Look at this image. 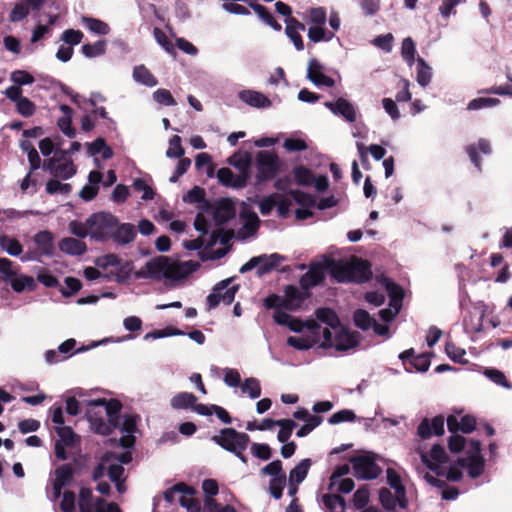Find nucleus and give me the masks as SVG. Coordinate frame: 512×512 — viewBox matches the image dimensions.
Masks as SVG:
<instances>
[{
	"mask_svg": "<svg viewBox=\"0 0 512 512\" xmlns=\"http://www.w3.org/2000/svg\"><path fill=\"white\" fill-rule=\"evenodd\" d=\"M190 265L194 264L192 262L174 263L167 256H157L146 262L150 278L154 280H161L163 278L180 279L189 273L184 268Z\"/></svg>",
	"mask_w": 512,
	"mask_h": 512,
	"instance_id": "obj_1",
	"label": "nucleus"
},
{
	"mask_svg": "<svg viewBox=\"0 0 512 512\" xmlns=\"http://www.w3.org/2000/svg\"><path fill=\"white\" fill-rule=\"evenodd\" d=\"M212 440L223 449L235 454L243 463L247 462L244 451L250 441L248 434L238 432L234 428H223L218 435H214Z\"/></svg>",
	"mask_w": 512,
	"mask_h": 512,
	"instance_id": "obj_2",
	"label": "nucleus"
},
{
	"mask_svg": "<svg viewBox=\"0 0 512 512\" xmlns=\"http://www.w3.org/2000/svg\"><path fill=\"white\" fill-rule=\"evenodd\" d=\"M118 218L109 212H97L87 219L89 235L99 241L111 239Z\"/></svg>",
	"mask_w": 512,
	"mask_h": 512,
	"instance_id": "obj_3",
	"label": "nucleus"
},
{
	"mask_svg": "<svg viewBox=\"0 0 512 512\" xmlns=\"http://www.w3.org/2000/svg\"><path fill=\"white\" fill-rule=\"evenodd\" d=\"M256 184L274 179L281 170V163L275 151L261 150L256 154Z\"/></svg>",
	"mask_w": 512,
	"mask_h": 512,
	"instance_id": "obj_4",
	"label": "nucleus"
},
{
	"mask_svg": "<svg viewBox=\"0 0 512 512\" xmlns=\"http://www.w3.org/2000/svg\"><path fill=\"white\" fill-rule=\"evenodd\" d=\"M378 456L374 453H364L350 457L354 476L361 480H373L382 474V467L377 464Z\"/></svg>",
	"mask_w": 512,
	"mask_h": 512,
	"instance_id": "obj_5",
	"label": "nucleus"
},
{
	"mask_svg": "<svg viewBox=\"0 0 512 512\" xmlns=\"http://www.w3.org/2000/svg\"><path fill=\"white\" fill-rule=\"evenodd\" d=\"M79 512H122L115 502H107L102 497H93L92 490L82 487L78 495Z\"/></svg>",
	"mask_w": 512,
	"mask_h": 512,
	"instance_id": "obj_6",
	"label": "nucleus"
},
{
	"mask_svg": "<svg viewBox=\"0 0 512 512\" xmlns=\"http://www.w3.org/2000/svg\"><path fill=\"white\" fill-rule=\"evenodd\" d=\"M232 281V278H228L214 286L212 293L206 299L207 310L215 309L220 303L230 305L234 301L239 285L234 284L231 286Z\"/></svg>",
	"mask_w": 512,
	"mask_h": 512,
	"instance_id": "obj_7",
	"label": "nucleus"
},
{
	"mask_svg": "<svg viewBox=\"0 0 512 512\" xmlns=\"http://www.w3.org/2000/svg\"><path fill=\"white\" fill-rule=\"evenodd\" d=\"M55 431L59 437L54 444V453L58 460L65 461L68 459L66 448H72L79 442V436L70 426H58Z\"/></svg>",
	"mask_w": 512,
	"mask_h": 512,
	"instance_id": "obj_8",
	"label": "nucleus"
},
{
	"mask_svg": "<svg viewBox=\"0 0 512 512\" xmlns=\"http://www.w3.org/2000/svg\"><path fill=\"white\" fill-rule=\"evenodd\" d=\"M399 359L407 372H426L430 367L428 354L415 355L414 348L407 349L399 354Z\"/></svg>",
	"mask_w": 512,
	"mask_h": 512,
	"instance_id": "obj_9",
	"label": "nucleus"
},
{
	"mask_svg": "<svg viewBox=\"0 0 512 512\" xmlns=\"http://www.w3.org/2000/svg\"><path fill=\"white\" fill-rule=\"evenodd\" d=\"M360 340L361 335L359 332L350 331L348 328L341 326L336 330L332 348L340 352H346L357 347Z\"/></svg>",
	"mask_w": 512,
	"mask_h": 512,
	"instance_id": "obj_10",
	"label": "nucleus"
},
{
	"mask_svg": "<svg viewBox=\"0 0 512 512\" xmlns=\"http://www.w3.org/2000/svg\"><path fill=\"white\" fill-rule=\"evenodd\" d=\"M444 421L442 415H437L432 419L424 418L417 427V435L423 440L432 436H442L445 432Z\"/></svg>",
	"mask_w": 512,
	"mask_h": 512,
	"instance_id": "obj_11",
	"label": "nucleus"
},
{
	"mask_svg": "<svg viewBox=\"0 0 512 512\" xmlns=\"http://www.w3.org/2000/svg\"><path fill=\"white\" fill-rule=\"evenodd\" d=\"M311 293L309 291H301L295 285H287L284 289V298L281 301V305L284 309L295 311L299 309L303 302L309 298Z\"/></svg>",
	"mask_w": 512,
	"mask_h": 512,
	"instance_id": "obj_12",
	"label": "nucleus"
},
{
	"mask_svg": "<svg viewBox=\"0 0 512 512\" xmlns=\"http://www.w3.org/2000/svg\"><path fill=\"white\" fill-rule=\"evenodd\" d=\"M325 279V266L318 262H312L308 271L300 277L299 283L302 290L309 291L323 283Z\"/></svg>",
	"mask_w": 512,
	"mask_h": 512,
	"instance_id": "obj_13",
	"label": "nucleus"
},
{
	"mask_svg": "<svg viewBox=\"0 0 512 512\" xmlns=\"http://www.w3.org/2000/svg\"><path fill=\"white\" fill-rule=\"evenodd\" d=\"M213 219L217 225H222L236 216L235 203L230 198H221L212 208Z\"/></svg>",
	"mask_w": 512,
	"mask_h": 512,
	"instance_id": "obj_14",
	"label": "nucleus"
},
{
	"mask_svg": "<svg viewBox=\"0 0 512 512\" xmlns=\"http://www.w3.org/2000/svg\"><path fill=\"white\" fill-rule=\"evenodd\" d=\"M372 278L371 264L367 260L354 258L350 263L349 282L362 284Z\"/></svg>",
	"mask_w": 512,
	"mask_h": 512,
	"instance_id": "obj_15",
	"label": "nucleus"
},
{
	"mask_svg": "<svg viewBox=\"0 0 512 512\" xmlns=\"http://www.w3.org/2000/svg\"><path fill=\"white\" fill-rule=\"evenodd\" d=\"M44 168L49 170L54 177H60L64 180L71 178L76 173V168L71 160L60 163L58 154L54 155L44 164Z\"/></svg>",
	"mask_w": 512,
	"mask_h": 512,
	"instance_id": "obj_16",
	"label": "nucleus"
},
{
	"mask_svg": "<svg viewBox=\"0 0 512 512\" xmlns=\"http://www.w3.org/2000/svg\"><path fill=\"white\" fill-rule=\"evenodd\" d=\"M217 178L219 183L225 187L240 189L246 187L249 175H235L230 168L223 167L217 171Z\"/></svg>",
	"mask_w": 512,
	"mask_h": 512,
	"instance_id": "obj_17",
	"label": "nucleus"
},
{
	"mask_svg": "<svg viewBox=\"0 0 512 512\" xmlns=\"http://www.w3.org/2000/svg\"><path fill=\"white\" fill-rule=\"evenodd\" d=\"M74 474L75 471L71 464H62L55 469V479L53 481L55 497H59L62 489L72 482Z\"/></svg>",
	"mask_w": 512,
	"mask_h": 512,
	"instance_id": "obj_18",
	"label": "nucleus"
},
{
	"mask_svg": "<svg viewBox=\"0 0 512 512\" xmlns=\"http://www.w3.org/2000/svg\"><path fill=\"white\" fill-rule=\"evenodd\" d=\"M325 106L334 114L342 116L346 121L353 123L356 121V110L352 103L340 97L336 102H326Z\"/></svg>",
	"mask_w": 512,
	"mask_h": 512,
	"instance_id": "obj_19",
	"label": "nucleus"
},
{
	"mask_svg": "<svg viewBox=\"0 0 512 512\" xmlns=\"http://www.w3.org/2000/svg\"><path fill=\"white\" fill-rule=\"evenodd\" d=\"M325 270L339 283L349 282L350 263H342L334 259H326Z\"/></svg>",
	"mask_w": 512,
	"mask_h": 512,
	"instance_id": "obj_20",
	"label": "nucleus"
},
{
	"mask_svg": "<svg viewBox=\"0 0 512 512\" xmlns=\"http://www.w3.org/2000/svg\"><path fill=\"white\" fill-rule=\"evenodd\" d=\"M136 229L135 226L131 223H122L116 224L115 230L113 231V235L111 239L120 245H127L134 241L136 237Z\"/></svg>",
	"mask_w": 512,
	"mask_h": 512,
	"instance_id": "obj_21",
	"label": "nucleus"
},
{
	"mask_svg": "<svg viewBox=\"0 0 512 512\" xmlns=\"http://www.w3.org/2000/svg\"><path fill=\"white\" fill-rule=\"evenodd\" d=\"M308 78L317 86L333 87L335 85L334 79L322 72V66L316 59L309 62Z\"/></svg>",
	"mask_w": 512,
	"mask_h": 512,
	"instance_id": "obj_22",
	"label": "nucleus"
},
{
	"mask_svg": "<svg viewBox=\"0 0 512 512\" xmlns=\"http://www.w3.org/2000/svg\"><path fill=\"white\" fill-rule=\"evenodd\" d=\"M466 152L470 158V161L474 166L481 171V157L479 152L488 155L491 153V146L488 140L479 139L477 144H471L466 147Z\"/></svg>",
	"mask_w": 512,
	"mask_h": 512,
	"instance_id": "obj_23",
	"label": "nucleus"
},
{
	"mask_svg": "<svg viewBox=\"0 0 512 512\" xmlns=\"http://www.w3.org/2000/svg\"><path fill=\"white\" fill-rule=\"evenodd\" d=\"M238 96L241 101L252 107L267 108L271 105V101L267 96L254 90H242Z\"/></svg>",
	"mask_w": 512,
	"mask_h": 512,
	"instance_id": "obj_24",
	"label": "nucleus"
},
{
	"mask_svg": "<svg viewBox=\"0 0 512 512\" xmlns=\"http://www.w3.org/2000/svg\"><path fill=\"white\" fill-rule=\"evenodd\" d=\"M327 20L326 10L323 7L311 8L308 12L307 22L311 24L307 32H327L324 25Z\"/></svg>",
	"mask_w": 512,
	"mask_h": 512,
	"instance_id": "obj_25",
	"label": "nucleus"
},
{
	"mask_svg": "<svg viewBox=\"0 0 512 512\" xmlns=\"http://www.w3.org/2000/svg\"><path fill=\"white\" fill-rule=\"evenodd\" d=\"M456 463L459 467H467L471 478L479 477L484 470V459L477 455L468 456V458H458Z\"/></svg>",
	"mask_w": 512,
	"mask_h": 512,
	"instance_id": "obj_26",
	"label": "nucleus"
},
{
	"mask_svg": "<svg viewBox=\"0 0 512 512\" xmlns=\"http://www.w3.org/2000/svg\"><path fill=\"white\" fill-rule=\"evenodd\" d=\"M10 286L14 292L23 293L25 291H35L37 283L32 276L22 274L18 271L17 275L12 279Z\"/></svg>",
	"mask_w": 512,
	"mask_h": 512,
	"instance_id": "obj_27",
	"label": "nucleus"
},
{
	"mask_svg": "<svg viewBox=\"0 0 512 512\" xmlns=\"http://www.w3.org/2000/svg\"><path fill=\"white\" fill-rule=\"evenodd\" d=\"M60 110L63 116L58 119L57 125L67 137L72 139L76 136V130L72 127L73 109L66 104H62Z\"/></svg>",
	"mask_w": 512,
	"mask_h": 512,
	"instance_id": "obj_28",
	"label": "nucleus"
},
{
	"mask_svg": "<svg viewBox=\"0 0 512 512\" xmlns=\"http://www.w3.org/2000/svg\"><path fill=\"white\" fill-rule=\"evenodd\" d=\"M381 283L388 293L390 298V305L400 307L404 297V291L402 287L388 277H383Z\"/></svg>",
	"mask_w": 512,
	"mask_h": 512,
	"instance_id": "obj_29",
	"label": "nucleus"
},
{
	"mask_svg": "<svg viewBox=\"0 0 512 512\" xmlns=\"http://www.w3.org/2000/svg\"><path fill=\"white\" fill-rule=\"evenodd\" d=\"M59 249L66 254L80 256L86 252L87 246L81 240L67 237L59 242Z\"/></svg>",
	"mask_w": 512,
	"mask_h": 512,
	"instance_id": "obj_30",
	"label": "nucleus"
},
{
	"mask_svg": "<svg viewBox=\"0 0 512 512\" xmlns=\"http://www.w3.org/2000/svg\"><path fill=\"white\" fill-rule=\"evenodd\" d=\"M34 242L42 255L52 256L54 254L53 234L48 231H40L34 236Z\"/></svg>",
	"mask_w": 512,
	"mask_h": 512,
	"instance_id": "obj_31",
	"label": "nucleus"
},
{
	"mask_svg": "<svg viewBox=\"0 0 512 512\" xmlns=\"http://www.w3.org/2000/svg\"><path fill=\"white\" fill-rule=\"evenodd\" d=\"M260 257H264L265 259L258 266V276H263L270 273L272 270L276 269L283 261H285V257L278 253H273L270 255L263 254L260 255Z\"/></svg>",
	"mask_w": 512,
	"mask_h": 512,
	"instance_id": "obj_32",
	"label": "nucleus"
},
{
	"mask_svg": "<svg viewBox=\"0 0 512 512\" xmlns=\"http://www.w3.org/2000/svg\"><path fill=\"white\" fill-rule=\"evenodd\" d=\"M292 175L295 184L298 186H311L315 180L312 170L304 165H296L292 170Z\"/></svg>",
	"mask_w": 512,
	"mask_h": 512,
	"instance_id": "obj_33",
	"label": "nucleus"
},
{
	"mask_svg": "<svg viewBox=\"0 0 512 512\" xmlns=\"http://www.w3.org/2000/svg\"><path fill=\"white\" fill-rule=\"evenodd\" d=\"M88 406L104 407L107 417L119 415L120 411L122 409V404L117 399H109V400H107L105 398L94 399V400H90L88 402Z\"/></svg>",
	"mask_w": 512,
	"mask_h": 512,
	"instance_id": "obj_34",
	"label": "nucleus"
},
{
	"mask_svg": "<svg viewBox=\"0 0 512 512\" xmlns=\"http://www.w3.org/2000/svg\"><path fill=\"white\" fill-rule=\"evenodd\" d=\"M312 465L310 458L301 460L291 471L289 472V482L302 483L308 475V471Z\"/></svg>",
	"mask_w": 512,
	"mask_h": 512,
	"instance_id": "obj_35",
	"label": "nucleus"
},
{
	"mask_svg": "<svg viewBox=\"0 0 512 512\" xmlns=\"http://www.w3.org/2000/svg\"><path fill=\"white\" fill-rule=\"evenodd\" d=\"M315 316L318 321L327 324L333 329L341 327L338 315L331 308H318L315 311Z\"/></svg>",
	"mask_w": 512,
	"mask_h": 512,
	"instance_id": "obj_36",
	"label": "nucleus"
},
{
	"mask_svg": "<svg viewBox=\"0 0 512 512\" xmlns=\"http://www.w3.org/2000/svg\"><path fill=\"white\" fill-rule=\"evenodd\" d=\"M484 312H469L463 319V325L466 331L479 333L483 330Z\"/></svg>",
	"mask_w": 512,
	"mask_h": 512,
	"instance_id": "obj_37",
	"label": "nucleus"
},
{
	"mask_svg": "<svg viewBox=\"0 0 512 512\" xmlns=\"http://www.w3.org/2000/svg\"><path fill=\"white\" fill-rule=\"evenodd\" d=\"M255 13L261 18L267 25L276 31H280L282 26L276 21L272 13L263 5L252 2L249 4Z\"/></svg>",
	"mask_w": 512,
	"mask_h": 512,
	"instance_id": "obj_38",
	"label": "nucleus"
},
{
	"mask_svg": "<svg viewBox=\"0 0 512 512\" xmlns=\"http://www.w3.org/2000/svg\"><path fill=\"white\" fill-rule=\"evenodd\" d=\"M88 151L93 156L101 154L102 158L105 160L110 159L113 156L112 148L106 144L105 139L102 137H99L93 142L89 143Z\"/></svg>",
	"mask_w": 512,
	"mask_h": 512,
	"instance_id": "obj_39",
	"label": "nucleus"
},
{
	"mask_svg": "<svg viewBox=\"0 0 512 512\" xmlns=\"http://www.w3.org/2000/svg\"><path fill=\"white\" fill-rule=\"evenodd\" d=\"M20 267L8 258H0V280L10 284Z\"/></svg>",
	"mask_w": 512,
	"mask_h": 512,
	"instance_id": "obj_40",
	"label": "nucleus"
},
{
	"mask_svg": "<svg viewBox=\"0 0 512 512\" xmlns=\"http://www.w3.org/2000/svg\"><path fill=\"white\" fill-rule=\"evenodd\" d=\"M177 493L189 494L190 496H192V495L196 494V489L194 487H192V486L187 485L184 482L176 483L175 485H173L172 487L168 488L164 492L163 496H164L165 501H167L168 503L172 504L175 501V495Z\"/></svg>",
	"mask_w": 512,
	"mask_h": 512,
	"instance_id": "obj_41",
	"label": "nucleus"
},
{
	"mask_svg": "<svg viewBox=\"0 0 512 512\" xmlns=\"http://www.w3.org/2000/svg\"><path fill=\"white\" fill-rule=\"evenodd\" d=\"M197 402V397L189 392H180L176 394L170 401L174 409H188L192 408Z\"/></svg>",
	"mask_w": 512,
	"mask_h": 512,
	"instance_id": "obj_42",
	"label": "nucleus"
},
{
	"mask_svg": "<svg viewBox=\"0 0 512 512\" xmlns=\"http://www.w3.org/2000/svg\"><path fill=\"white\" fill-rule=\"evenodd\" d=\"M322 502L329 512H345V499L338 494H324Z\"/></svg>",
	"mask_w": 512,
	"mask_h": 512,
	"instance_id": "obj_43",
	"label": "nucleus"
},
{
	"mask_svg": "<svg viewBox=\"0 0 512 512\" xmlns=\"http://www.w3.org/2000/svg\"><path fill=\"white\" fill-rule=\"evenodd\" d=\"M0 247L11 256H19L23 252V246L16 238L7 235L0 236Z\"/></svg>",
	"mask_w": 512,
	"mask_h": 512,
	"instance_id": "obj_44",
	"label": "nucleus"
},
{
	"mask_svg": "<svg viewBox=\"0 0 512 512\" xmlns=\"http://www.w3.org/2000/svg\"><path fill=\"white\" fill-rule=\"evenodd\" d=\"M133 77L137 82L146 86L153 87L157 85V79L144 65H139L134 68Z\"/></svg>",
	"mask_w": 512,
	"mask_h": 512,
	"instance_id": "obj_45",
	"label": "nucleus"
},
{
	"mask_svg": "<svg viewBox=\"0 0 512 512\" xmlns=\"http://www.w3.org/2000/svg\"><path fill=\"white\" fill-rule=\"evenodd\" d=\"M228 163L237 168L240 171L239 174L250 176L249 169L251 164V157L248 153H246L244 156H242L240 153H235L228 159Z\"/></svg>",
	"mask_w": 512,
	"mask_h": 512,
	"instance_id": "obj_46",
	"label": "nucleus"
},
{
	"mask_svg": "<svg viewBox=\"0 0 512 512\" xmlns=\"http://www.w3.org/2000/svg\"><path fill=\"white\" fill-rule=\"evenodd\" d=\"M288 195L291 196L298 205L304 208H312L316 206L315 197L304 191L293 189L288 191Z\"/></svg>",
	"mask_w": 512,
	"mask_h": 512,
	"instance_id": "obj_47",
	"label": "nucleus"
},
{
	"mask_svg": "<svg viewBox=\"0 0 512 512\" xmlns=\"http://www.w3.org/2000/svg\"><path fill=\"white\" fill-rule=\"evenodd\" d=\"M432 77L431 67L425 62L423 58L417 60V77L418 84L422 87L429 85Z\"/></svg>",
	"mask_w": 512,
	"mask_h": 512,
	"instance_id": "obj_48",
	"label": "nucleus"
},
{
	"mask_svg": "<svg viewBox=\"0 0 512 512\" xmlns=\"http://www.w3.org/2000/svg\"><path fill=\"white\" fill-rule=\"evenodd\" d=\"M107 42L100 39L95 43H86L82 46V53L88 58L101 56L106 52Z\"/></svg>",
	"mask_w": 512,
	"mask_h": 512,
	"instance_id": "obj_49",
	"label": "nucleus"
},
{
	"mask_svg": "<svg viewBox=\"0 0 512 512\" xmlns=\"http://www.w3.org/2000/svg\"><path fill=\"white\" fill-rule=\"evenodd\" d=\"M445 352L447 356L454 362L460 364L468 363L465 359L466 351L463 348L456 346L453 342L447 341L445 344Z\"/></svg>",
	"mask_w": 512,
	"mask_h": 512,
	"instance_id": "obj_50",
	"label": "nucleus"
},
{
	"mask_svg": "<svg viewBox=\"0 0 512 512\" xmlns=\"http://www.w3.org/2000/svg\"><path fill=\"white\" fill-rule=\"evenodd\" d=\"M277 426L280 427L277 439L279 442L285 443L291 437L293 429L297 426V424L291 419H280L277 422Z\"/></svg>",
	"mask_w": 512,
	"mask_h": 512,
	"instance_id": "obj_51",
	"label": "nucleus"
},
{
	"mask_svg": "<svg viewBox=\"0 0 512 512\" xmlns=\"http://www.w3.org/2000/svg\"><path fill=\"white\" fill-rule=\"evenodd\" d=\"M387 475V483L391 488L395 490V493L397 496H403L405 495V487L402 484L401 477L397 473V471L393 468H388L386 470Z\"/></svg>",
	"mask_w": 512,
	"mask_h": 512,
	"instance_id": "obj_52",
	"label": "nucleus"
},
{
	"mask_svg": "<svg viewBox=\"0 0 512 512\" xmlns=\"http://www.w3.org/2000/svg\"><path fill=\"white\" fill-rule=\"evenodd\" d=\"M353 321L356 327L367 331L372 326L374 319L366 310L357 309L353 314Z\"/></svg>",
	"mask_w": 512,
	"mask_h": 512,
	"instance_id": "obj_53",
	"label": "nucleus"
},
{
	"mask_svg": "<svg viewBox=\"0 0 512 512\" xmlns=\"http://www.w3.org/2000/svg\"><path fill=\"white\" fill-rule=\"evenodd\" d=\"M317 343V339L311 337L290 336L287 338V344L297 350H308Z\"/></svg>",
	"mask_w": 512,
	"mask_h": 512,
	"instance_id": "obj_54",
	"label": "nucleus"
},
{
	"mask_svg": "<svg viewBox=\"0 0 512 512\" xmlns=\"http://www.w3.org/2000/svg\"><path fill=\"white\" fill-rule=\"evenodd\" d=\"M370 492L367 485L359 487L353 495V505L355 509L360 510L366 507L369 502Z\"/></svg>",
	"mask_w": 512,
	"mask_h": 512,
	"instance_id": "obj_55",
	"label": "nucleus"
},
{
	"mask_svg": "<svg viewBox=\"0 0 512 512\" xmlns=\"http://www.w3.org/2000/svg\"><path fill=\"white\" fill-rule=\"evenodd\" d=\"M287 477L286 475H282L277 478H271L269 481V492L271 496L279 500L282 498L283 490L286 485Z\"/></svg>",
	"mask_w": 512,
	"mask_h": 512,
	"instance_id": "obj_56",
	"label": "nucleus"
},
{
	"mask_svg": "<svg viewBox=\"0 0 512 512\" xmlns=\"http://www.w3.org/2000/svg\"><path fill=\"white\" fill-rule=\"evenodd\" d=\"M181 137L178 135H173L169 140V148L166 151V156L168 158H181L185 150L181 144Z\"/></svg>",
	"mask_w": 512,
	"mask_h": 512,
	"instance_id": "obj_57",
	"label": "nucleus"
},
{
	"mask_svg": "<svg viewBox=\"0 0 512 512\" xmlns=\"http://www.w3.org/2000/svg\"><path fill=\"white\" fill-rule=\"evenodd\" d=\"M242 391L243 393H247L252 399L260 397L261 385L259 380L253 377L245 379L242 385Z\"/></svg>",
	"mask_w": 512,
	"mask_h": 512,
	"instance_id": "obj_58",
	"label": "nucleus"
},
{
	"mask_svg": "<svg viewBox=\"0 0 512 512\" xmlns=\"http://www.w3.org/2000/svg\"><path fill=\"white\" fill-rule=\"evenodd\" d=\"M233 235L234 233L232 230H225L223 228L215 229L211 233L209 246H212L217 242L222 245H226L230 242Z\"/></svg>",
	"mask_w": 512,
	"mask_h": 512,
	"instance_id": "obj_59",
	"label": "nucleus"
},
{
	"mask_svg": "<svg viewBox=\"0 0 512 512\" xmlns=\"http://www.w3.org/2000/svg\"><path fill=\"white\" fill-rule=\"evenodd\" d=\"M16 111L23 117H31L36 112V105L27 97H22L16 103Z\"/></svg>",
	"mask_w": 512,
	"mask_h": 512,
	"instance_id": "obj_60",
	"label": "nucleus"
},
{
	"mask_svg": "<svg viewBox=\"0 0 512 512\" xmlns=\"http://www.w3.org/2000/svg\"><path fill=\"white\" fill-rule=\"evenodd\" d=\"M88 420L91 423L92 428L94 429L95 433L108 436L111 434V429L109 428V424H107V421L104 420L102 417H96L88 414Z\"/></svg>",
	"mask_w": 512,
	"mask_h": 512,
	"instance_id": "obj_61",
	"label": "nucleus"
},
{
	"mask_svg": "<svg viewBox=\"0 0 512 512\" xmlns=\"http://www.w3.org/2000/svg\"><path fill=\"white\" fill-rule=\"evenodd\" d=\"M415 42L411 37H407L402 42L401 55L403 59L411 65L415 60Z\"/></svg>",
	"mask_w": 512,
	"mask_h": 512,
	"instance_id": "obj_62",
	"label": "nucleus"
},
{
	"mask_svg": "<svg viewBox=\"0 0 512 512\" xmlns=\"http://www.w3.org/2000/svg\"><path fill=\"white\" fill-rule=\"evenodd\" d=\"M178 501L187 512H201V503L194 495L181 494Z\"/></svg>",
	"mask_w": 512,
	"mask_h": 512,
	"instance_id": "obj_63",
	"label": "nucleus"
},
{
	"mask_svg": "<svg viewBox=\"0 0 512 512\" xmlns=\"http://www.w3.org/2000/svg\"><path fill=\"white\" fill-rule=\"evenodd\" d=\"M204 506L208 512H237L231 505L222 506L212 497L204 498Z\"/></svg>",
	"mask_w": 512,
	"mask_h": 512,
	"instance_id": "obj_64",
	"label": "nucleus"
}]
</instances>
